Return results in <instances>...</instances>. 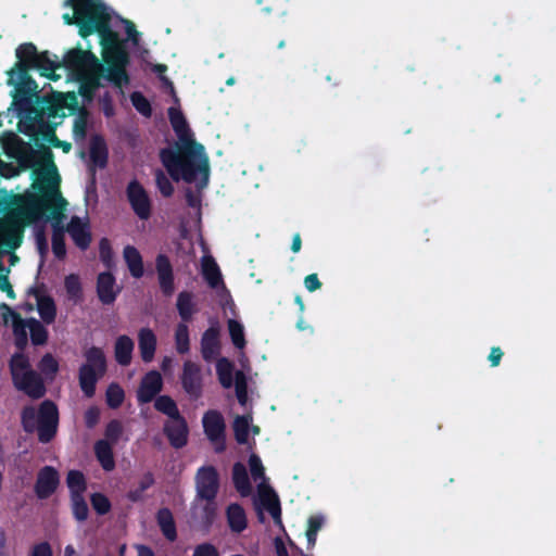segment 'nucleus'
Returning a JSON list of instances; mask_svg holds the SVG:
<instances>
[{
	"label": "nucleus",
	"instance_id": "aec40b11",
	"mask_svg": "<svg viewBox=\"0 0 556 556\" xmlns=\"http://www.w3.org/2000/svg\"><path fill=\"white\" fill-rule=\"evenodd\" d=\"M156 522L160 527L162 534L169 542H174L177 539V529L174 520V516L169 508L163 507L159 509L156 514Z\"/></svg>",
	"mask_w": 556,
	"mask_h": 556
},
{
	"label": "nucleus",
	"instance_id": "a211bd4d",
	"mask_svg": "<svg viewBox=\"0 0 556 556\" xmlns=\"http://www.w3.org/2000/svg\"><path fill=\"white\" fill-rule=\"evenodd\" d=\"M119 288L115 283V278L110 273H102L98 277V294L103 303H112Z\"/></svg>",
	"mask_w": 556,
	"mask_h": 556
},
{
	"label": "nucleus",
	"instance_id": "473e14b6",
	"mask_svg": "<svg viewBox=\"0 0 556 556\" xmlns=\"http://www.w3.org/2000/svg\"><path fill=\"white\" fill-rule=\"evenodd\" d=\"M228 330L233 345L242 350L245 346L243 325L236 319H229Z\"/></svg>",
	"mask_w": 556,
	"mask_h": 556
},
{
	"label": "nucleus",
	"instance_id": "f3484780",
	"mask_svg": "<svg viewBox=\"0 0 556 556\" xmlns=\"http://www.w3.org/2000/svg\"><path fill=\"white\" fill-rule=\"evenodd\" d=\"M156 342V336L150 328L139 330L138 345L141 358L144 363H150L154 358Z\"/></svg>",
	"mask_w": 556,
	"mask_h": 556
},
{
	"label": "nucleus",
	"instance_id": "0e129e2a",
	"mask_svg": "<svg viewBox=\"0 0 556 556\" xmlns=\"http://www.w3.org/2000/svg\"><path fill=\"white\" fill-rule=\"evenodd\" d=\"M172 358L170 357H164V359L162 361V364H161V367L164 371H167L170 366H172Z\"/></svg>",
	"mask_w": 556,
	"mask_h": 556
},
{
	"label": "nucleus",
	"instance_id": "0eeeda50",
	"mask_svg": "<svg viewBox=\"0 0 556 556\" xmlns=\"http://www.w3.org/2000/svg\"><path fill=\"white\" fill-rule=\"evenodd\" d=\"M85 356L86 363L81 366L79 371V383L83 392L87 396H92L96 382L105 372L106 362L102 350L98 348L87 350Z\"/></svg>",
	"mask_w": 556,
	"mask_h": 556
},
{
	"label": "nucleus",
	"instance_id": "c9c22d12",
	"mask_svg": "<svg viewBox=\"0 0 556 556\" xmlns=\"http://www.w3.org/2000/svg\"><path fill=\"white\" fill-rule=\"evenodd\" d=\"M175 343L178 353L185 354L189 351V329L185 323L179 324L176 328Z\"/></svg>",
	"mask_w": 556,
	"mask_h": 556
},
{
	"label": "nucleus",
	"instance_id": "cd10ccee",
	"mask_svg": "<svg viewBox=\"0 0 556 556\" xmlns=\"http://www.w3.org/2000/svg\"><path fill=\"white\" fill-rule=\"evenodd\" d=\"M177 309L184 321L191 319L197 311L194 296L189 292H180L177 298Z\"/></svg>",
	"mask_w": 556,
	"mask_h": 556
},
{
	"label": "nucleus",
	"instance_id": "f03ea898",
	"mask_svg": "<svg viewBox=\"0 0 556 556\" xmlns=\"http://www.w3.org/2000/svg\"><path fill=\"white\" fill-rule=\"evenodd\" d=\"M65 7L64 22L75 24L80 36L98 34L106 64L105 78L119 89L126 87L129 84L127 48L138 49L140 42L135 24L114 13L101 0H67Z\"/></svg>",
	"mask_w": 556,
	"mask_h": 556
},
{
	"label": "nucleus",
	"instance_id": "3c124183",
	"mask_svg": "<svg viewBox=\"0 0 556 556\" xmlns=\"http://www.w3.org/2000/svg\"><path fill=\"white\" fill-rule=\"evenodd\" d=\"M85 483L84 475L79 471L73 470L68 472L67 484L68 486H81Z\"/></svg>",
	"mask_w": 556,
	"mask_h": 556
},
{
	"label": "nucleus",
	"instance_id": "4d7b16f0",
	"mask_svg": "<svg viewBox=\"0 0 556 556\" xmlns=\"http://www.w3.org/2000/svg\"><path fill=\"white\" fill-rule=\"evenodd\" d=\"M274 543L277 556H289L287 547L280 538H276Z\"/></svg>",
	"mask_w": 556,
	"mask_h": 556
},
{
	"label": "nucleus",
	"instance_id": "412c9836",
	"mask_svg": "<svg viewBox=\"0 0 556 556\" xmlns=\"http://www.w3.org/2000/svg\"><path fill=\"white\" fill-rule=\"evenodd\" d=\"M87 489H71V505L74 518L83 522L89 516L88 503L84 496V491Z\"/></svg>",
	"mask_w": 556,
	"mask_h": 556
},
{
	"label": "nucleus",
	"instance_id": "37998d69",
	"mask_svg": "<svg viewBox=\"0 0 556 556\" xmlns=\"http://www.w3.org/2000/svg\"><path fill=\"white\" fill-rule=\"evenodd\" d=\"M123 432V426L117 420H112L105 429V439L111 444H115Z\"/></svg>",
	"mask_w": 556,
	"mask_h": 556
},
{
	"label": "nucleus",
	"instance_id": "7c9ffc66",
	"mask_svg": "<svg viewBox=\"0 0 556 556\" xmlns=\"http://www.w3.org/2000/svg\"><path fill=\"white\" fill-rule=\"evenodd\" d=\"M89 127V115L85 110H78L73 124V135L76 141L85 139Z\"/></svg>",
	"mask_w": 556,
	"mask_h": 556
},
{
	"label": "nucleus",
	"instance_id": "7ed1b4c3",
	"mask_svg": "<svg viewBox=\"0 0 556 556\" xmlns=\"http://www.w3.org/2000/svg\"><path fill=\"white\" fill-rule=\"evenodd\" d=\"M168 86L175 105L168 109V117L174 131L177 135L176 147L164 149L161 152V160L170 175L176 180H184L202 189L207 186L210 179V163L202 144L198 143L189 125L178 108V98L174 87L166 77H162Z\"/></svg>",
	"mask_w": 556,
	"mask_h": 556
},
{
	"label": "nucleus",
	"instance_id": "6e6d98bb",
	"mask_svg": "<svg viewBox=\"0 0 556 556\" xmlns=\"http://www.w3.org/2000/svg\"><path fill=\"white\" fill-rule=\"evenodd\" d=\"M502 356H503V352L501 351L500 348H492L490 355H489V361H490L491 365L493 367L497 366L502 359Z\"/></svg>",
	"mask_w": 556,
	"mask_h": 556
},
{
	"label": "nucleus",
	"instance_id": "39448f33",
	"mask_svg": "<svg viewBox=\"0 0 556 556\" xmlns=\"http://www.w3.org/2000/svg\"><path fill=\"white\" fill-rule=\"evenodd\" d=\"M0 324L12 325L16 345L23 348L27 343V337L34 344H41L47 339V331L36 319H20L5 304L0 305Z\"/></svg>",
	"mask_w": 556,
	"mask_h": 556
},
{
	"label": "nucleus",
	"instance_id": "a878e982",
	"mask_svg": "<svg viewBox=\"0 0 556 556\" xmlns=\"http://www.w3.org/2000/svg\"><path fill=\"white\" fill-rule=\"evenodd\" d=\"M198 495L201 498L206 500V504L203 507V519L206 527H210L216 516V506L214 498L217 495L218 489H197Z\"/></svg>",
	"mask_w": 556,
	"mask_h": 556
},
{
	"label": "nucleus",
	"instance_id": "de8ad7c7",
	"mask_svg": "<svg viewBox=\"0 0 556 556\" xmlns=\"http://www.w3.org/2000/svg\"><path fill=\"white\" fill-rule=\"evenodd\" d=\"M192 556H219V552L212 543H202L194 547Z\"/></svg>",
	"mask_w": 556,
	"mask_h": 556
},
{
	"label": "nucleus",
	"instance_id": "20e7f679",
	"mask_svg": "<svg viewBox=\"0 0 556 556\" xmlns=\"http://www.w3.org/2000/svg\"><path fill=\"white\" fill-rule=\"evenodd\" d=\"M24 428L29 431H38L39 439L42 442H48L58 425V409L51 402H43L39 410L31 407L23 412Z\"/></svg>",
	"mask_w": 556,
	"mask_h": 556
},
{
	"label": "nucleus",
	"instance_id": "e2e57ef3",
	"mask_svg": "<svg viewBox=\"0 0 556 556\" xmlns=\"http://www.w3.org/2000/svg\"><path fill=\"white\" fill-rule=\"evenodd\" d=\"M305 534H306L308 547H313L316 544L317 534L311 533L309 531H306Z\"/></svg>",
	"mask_w": 556,
	"mask_h": 556
},
{
	"label": "nucleus",
	"instance_id": "ea45409f",
	"mask_svg": "<svg viewBox=\"0 0 556 556\" xmlns=\"http://www.w3.org/2000/svg\"><path fill=\"white\" fill-rule=\"evenodd\" d=\"M125 397L124 390L117 383H111L106 390V403L112 408L122 405Z\"/></svg>",
	"mask_w": 556,
	"mask_h": 556
},
{
	"label": "nucleus",
	"instance_id": "f257e3e1",
	"mask_svg": "<svg viewBox=\"0 0 556 556\" xmlns=\"http://www.w3.org/2000/svg\"><path fill=\"white\" fill-rule=\"evenodd\" d=\"M15 55L16 64L7 72V84L13 88L11 90L12 104L5 112L10 121L20 112L34 111L30 109V99L27 96L37 97L39 87L29 75L30 70H35L42 77L54 81L61 78L58 71H65L70 79L78 83L79 94L87 101L92 99L94 91L100 87L103 65L90 51L72 49L61 61L48 51L38 52L34 45L24 43L16 49Z\"/></svg>",
	"mask_w": 556,
	"mask_h": 556
},
{
	"label": "nucleus",
	"instance_id": "4be33fe9",
	"mask_svg": "<svg viewBox=\"0 0 556 556\" xmlns=\"http://www.w3.org/2000/svg\"><path fill=\"white\" fill-rule=\"evenodd\" d=\"M123 257L131 276L135 278H140L143 275L144 269L142 257L139 251L132 245H127L124 248Z\"/></svg>",
	"mask_w": 556,
	"mask_h": 556
},
{
	"label": "nucleus",
	"instance_id": "5fc2aeb1",
	"mask_svg": "<svg viewBox=\"0 0 556 556\" xmlns=\"http://www.w3.org/2000/svg\"><path fill=\"white\" fill-rule=\"evenodd\" d=\"M100 416V412L97 407L89 408L85 414V420L88 427H92L97 424Z\"/></svg>",
	"mask_w": 556,
	"mask_h": 556
},
{
	"label": "nucleus",
	"instance_id": "ddd939ff",
	"mask_svg": "<svg viewBox=\"0 0 556 556\" xmlns=\"http://www.w3.org/2000/svg\"><path fill=\"white\" fill-rule=\"evenodd\" d=\"M202 422L208 439L222 445L225 433V421L222 414L216 410H208L204 414Z\"/></svg>",
	"mask_w": 556,
	"mask_h": 556
},
{
	"label": "nucleus",
	"instance_id": "f8f14e48",
	"mask_svg": "<svg viewBox=\"0 0 556 556\" xmlns=\"http://www.w3.org/2000/svg\"><path fill=\"white\" fill-rule=\"evenodd\" d=\"M74 243L80 249H87L91 242V232L89 228V219L87 216L72 217L66 227Z\"/></svg>",
	"mask_w": 556,
	"mask_h": 556
},
{
	"label": "nucleus",
	"instance_id": "6ab92c4d",
	"mask_svg": "<svg viewBox=\"0 0 556 556\" xmlns=\"http://www.w3.org/2000/svg\"><path fill=\"white\" fill-rule=\"evenodd\" d=\"M156 270L159 276V282L162 291L165 294L170 295L174 292V280H173V273H172V266L169 264V261L163 256L160 255L156 260Z\"/></svg>",
	"mask_w": 556,
	"mask_h": 556
},
{
	"label": "nucleus",
	"instance_id": "9d476101",
	"mask_svg": "<svg viewBox=\"0 0 556 556\" xmlns=\"http://www.w3.org/2000/svg\"><path fill=\"white\" fill-rule=\"evenodd\" d=\"M181 386L191 399H199L202 394L201 368L193 362L187 361L184 364L181 374Z\"/></svg>",
	"mask_w": 556,
	"mask_h": 556
},
{
	"label": "nucleus",
	"instance_id": "423d86ee",
	"mask_svg": "<svg viewBox=\"0 0 556 556\" xmlns=\"http://www.w3.org/2000/svg\"><path fill=\"white\" fill-rule=\"evenodd\" d=\"M11 374L14 386L31 397H40L45 394V386L40 377L29 365V361L23 354H15L11 359Z\"/></svg>",
	"mask_w": 556,
	"mask_h": 556
},
{
	"label": "nucleus",
	"instance_id": "338daca9",
	"mask_svg": "<svg viewBox=\"0 0 556 556\" xmlns=\"http://www.w3.org/2000/svg\"><path fill=\"white\" fill-rule=\"evenodd\" d=\"M144 490H146V489H143V488L136 489L134 492H130L129 497H130L131 500H134V501H135V500H137V498H138L139 493H140L141 491H144Z\"/></svg>",
	"mask_w": 556,
	"mask_h": 556
},
{
	"label": "nucleus",
	"instance_id": "9b49d317",
	"mask_svg": "<svg viewBox=\"0 0 556 556\" xmlns=\"http://www.w3.org/2000/svg\"><path fill=\"white\" fill-rule=\"evenodd\" d=\"M232 430L239 444L251 445L260 433V428L253 424L251 414L235 415Z\"/></svg>",
	"mask_w": 556,
	"mask_h": 556
},
{
	"label": "nucleus",
	"instance_id": "dca6fc26",
	"mask_svg": "<svg viewBox=\"0 0 556 556\" xmlns=\"http://www.w3.org/2000/svg\"><path fill=\"white\" fill-rule=\"evenodd\" d=\"M165 431L174 446L180 447L186 444L188 429L185 419L180 415L168 420Z\"/></svg>",
	"mask_w": 556,
	"mask_h": 556
},
{
	"label": "nucleus",
	"instance_id": "13d9d810",
	"mask_svg": "<svg viewBox=\"0 0 556 556\" xmlns=\"http://www.w3.org/2000/svg\"><path fill=\"white\" fill-rule=\"evenodd\" d=\"M136 549L137 556H155L153 549L147 545L138 544L136 545Z\"/></svg>",
	"mask_w": 556,
	"mask_h": 556
},
{
	"label": "nucleus",
	"instance_id": "c85d7f7f",
	"mask_svg": "<svg viewBox=\"0 0 556 556\" xmlns=\"http://www.w3.org/2000/svg\"><path fill=\"white\" fill-rule=\"evenodd\" d=\"M111 444L106 440H100L94 446L96 455L98 460L101 463L105 470H110L114 467V458Z\"/></svg>",
	"mask_w": 556,
	"mask_h": 556
},
{
	"label": "nucleus",
	"instance_id": "5701e85b",
	"mask_svg": "<svg viewBox=\"0 0 556 556\" xmlns=\"http://www.w3.org/2000/svg\"><path fill=\"white\" fill-rule=\"evenodd\" d=\"M227 520L231 531L240 533L247 526V515L243 507L237 503L230 504L227 508Z\"/></svg>",
	"mask_w": 556,
	"mask_h": 556
},
{
	"label": "nucleus",
	"instance_id": "58836bf2",
	"mask_svg": "<svg viewBox=\"0 0 556 556\" xmlns=\"http://www.w3.org/2000/svg\"><path fill=\"white\" fill-rule=\"evenodd\" d=\"M90 502L93 510L100 516L106 515L112 508L110 500L102 493L91 494Z\"/></svg>",
	"mask_w": 556,
	"mask_h": 556
},
{
	"label": "nucleus",
	"instance_id": "8fccbe9b",
	"mask_svg": "<svg viewBox=\"0 0 556 556\" xmlns=\"http://www.w3.org/2000/svg\"><path fill=\"white\" fill-rule=\"evenodd\" d=\"M29 556H53V551L50 543L43 541L31 547Z\"/></svg>",
	"mask_w": 556,
	"mask_h": 556
},
{
	"label": "nucleus",
	"instance_id": "a18cd8bd",
	"mask_svg": "<svg viewBox=\"0 0 556 556\" xmlns=\"http://www.w3.org/2000/svg\"><path fill=\"white\" fill-rule=\"evenodd\" d=\"M39 368L42 374L53 376L58 371L59 365L52 355L47 354L42 357Z\"/></svg>",
	"mask_w": 556,
	"mask_h": 556
},
{
	"label": "nucleus",
	"instance_id": "c03bdc74",
	"mask_svg": "<svg viewBox=\"0 0 556 556\" xmlns=\"http://www.w3.org/2000/svg\"><path fill=\"white\" fill-rule=\"evenodd\" d=\"M131 102L136 110L144 116H149L151 114V106L149 101L139 92H134L131 94Z\"/></svg>",
	"mask_w": 556,
	"mask_h": 556
},
{
	"label": "nucleus",
	"instance_id": "09e8293b",
	"mask_svg": "<svg viewBox=\"0 0 556 556\" xmlns=\"http://www.w3.org/2000/svg\"><path fill=\"white\" fill-rule=\"evenodd\" d=\"M235 486H245L248 479L247 469L242 464H236L232 470Z\"/></svg>",
	"mask_w": 556,
	"mask_h": 556
},
{
	"label": "nucleus",
	"instance_id": "4c0bfd02",
	"mask_svg": "<svg viewBox=\"0 0 556 556\" xmlns=\"http://www.w3.org/2000/svg\"><path fill=\"white\" fill-rule=\"evenodd\" d=\"M59 482V475L52 467H45L38 473L37 486H56Z\"/></svg>",
	"mask_w": 556,
	"mask_h": 556
},
{
	"label": "nucleus",
	"instance_id": "1a4fd4ad",
	"mask_svg": "<svg viewBox=\"0 0 556 556\" xmlns=\"http://www.w3.org/2000/svg\"><path fill=\"white\" fill-rule=\"evenodd\" d=\"M127 199L135 212L140 219H148L151 216V200L143 188L137 180L129 182L127 187Z\"/></svg>",
	"mask_w": 556,
	"mask_h": 556
},
{
	"label": "nucleus",
	"instance_id": "4468645a",
	"mask_svg": "<svg viewBox=\"0 0 556 556\" xmlns=\"http://www.w3.org/2000/svg\"><path fill=\"white\" fill-rule=\"evenodd\" d=\"M163 379L160 372L152 370L148 372L138 389V401L141 403L150 402L161 390Z\"/></svg>",
	"mask_w": 556,
	"mask_h": 556
},
{
	"label": "nucleus",
	"instance_id": "72a5a7b5",
	"mask_svg": "<svg viewBox=\"0 0 556 556\" xmlns=\"http://www.w3.org/2000/svg\"><path fill=\"white\" fill-rule=\"evenodd\" d=\"M197 486H215L218 483V475L213 467H202L197 477Z\"/></svg>",
	"mask_w": 556,
	"mask_h": 556
},
{
	"label": "nucleus",
	"instance_id": "6e6552de",
	"mask_svg": "<svg viewBox=\"0 0 556 556\" xmlns=\"http://www.w3.org/2000/svg\"><path fill=\"white\" fill-rule=\"evenodd\" d=\"M201 269L204 279L208 286L214 289L220 303H227L230 299L229 292L223 282L222 274L216 262L210 255H205L201 261Z\"/></svg>",
	"mask_w": 556,
	"mask_h": 556
},
{
	"label": "nucleus",
	"instance_id": "680f3d73",
	"mask_svg": "<svg viewBox=\"0 0 556 556\" xmlns=\"http://www.w3.org/2000/svg\"><path fill=\"white\" fill-rule=\"evenodd\" d=\"M103 112L106 116H111L113 114V106L106 98L103 100Z\"/></svg>",
	"mask_w": 556,
	"mask_h": 556
},
{
	"label": "nucleus",
	"instance_id": "b1692460",
	"mask_svg": "<svg viewBox=\"0 0 556 556\" xmlns=\"http://www.w3.org/2000/svg\"><path fill=\"white\" fill-rule=\"evenodd\" d=\"M219 352L218 330L207 329L202 338V355L206 361L213 359Z\"/></svg>",
	"mask_w": 556,
	"mask_h": 556
},
{
	"label": "nucleus",
	"instance_id": "864d4df0",
	"mask_svg": "<svg viewBox=\"0 0 556 556\" xmlns=\"http://www.w3.org/2000/svg\"><path fill=\"white\" fill-rule=\"evenodd\" d=\"M324 523V519L320 516H313L308 519V527L306 531H309L311 533H318V531L321 529Z\"/></svg>",
	"mask_w": 556,
	"mask_h": 556
},
{
	"label": "nucleus",
	"instance_id": "bb28decb",
	"mask_svg": "<svg viewBox=\"0 0 556 556\" xmlns=\"http://www.w3.org/2000/svg\"><path fill=\"white\" fill-rule=\"evenodd\" d=\"M134 342L127 336H121L115 342V358L121 365H128L131 361Z\"/></svg>",
	"mask_w": 556,
	"mask_h": 556
},
{
	"label": "nucleus",
	"instance_id": "c756f323",
	"mask_svg": "<svg viewBox=\"0 0 556 556\" xmlns=\"http://www.w3.org/2000/svg\"><path fill=\"white\" fill-rule=\"evenodd\" d=\"M233 367L232 364L227 358H219L216 364V372L218 376V380L220 384L229 389L233 386Z\"/></svg>",
	"mask_w": 556,
	"mask_h": 556
},
{
	"label": "nucleus",
	"instance_id": "f704fd0d",
	"mask_svg": "<svg viewBox=\"0 0 556 556\" xmlns=\"http://www.w3.org/2000/svg\"><path fill=\"white\" fill-rule=\"evenodd\" d=\"M90 156L97 166H104L106 162V149L101 138H93L90 147Z\"/></svg>",
	"mask_w": 556,
	"mask_h": 556
},
{
	"label": "nucleus",
	"instance_id": "79ce46f5",
	"mask_svg": "<svg viewBox=\"0 0 556 556\" xmlns=\"http://www.w3.org/2000/svg\"><path fill=\"white\" fill-rule=\"evenodd\" d=\"M155 181H156L159 191L164 197H170L173 194V192H174L173 184L170 182L168 177L163 172L157 170L155 173Z\"/></svg>",
	"mask_w": 556,
	"mask_h": 556
},
{
	"label": "nucleus",
	"instance_id": "2f4dec72",
	"mask_svg": "<svg viewBox=\"0 0 556 556\" xmlns=\"http://www.w3.org/2000/svg\"><path fill=\"white\" fill-rule=\"evenodd\" d=\"M249 465L252 480L255 486H267V480L264 475V468L262 466L261 459L255 455H251L249 459Z\"/></svg>",
	"mask_w": 556,
	"mask_h": 556
},
{
	"label": "nucleus",
	"instance_id": "e433bc0d",
	"mask_svg": "<svg viewBox=\"0 0 556 556\" xmlns=\"http://www.w3.org/2000/svg\"><path fill=\"white\" fill-rule=\"evenodd\" d=\"M155 408L163 414L167 415L168 418H174L176 416H179L178 408L176 406V403L167 395L159 396L155 400Z\"/></svg>",
	"mask_w": 556,
	"mask_h": 556
},
{
	"label": "nucleus",
	"instance_id": "603ef678",
	"mask_svg": "<svg viewBox=\"0 0 556 556\" xmlns=\"http://www.w3.org/2000/svg\"><path fill=\"white\" fill-rule=\"evenodd\" d=\"M304 285L309 292L318 290L321 286L316 274L306 276L304 279Z\"/></svg>",
	"mask_w": 556,
	"mask_h": 556
},
{
	"label": "nucleus",
	"instance_id": "69168bd1",
	"mask_svg": "<svg viewBox=\"0 0 556 556\" xmlns=\"http://www.w3.org/2000/svg\"><path fill=\"white\" fill-rule=\"evenodd\" d=\"M76 552L72 545H67L64 551V556H75Z\"/></svg>",
	"mask_w": 556,
	"mask_h": 556
},
{
	"label": "nucleus",
	"instance_id": "bf43d9fd",
	"mask_svg": "<svg viewBox=\"0 0 556 556\" xmlns=\"http://www.w3.org/2000/svg\"><path fill=\"white\" fill-rule=\"evenodd\" d=\"M56 489H35L38 498L46 500L50 497Z\"/></svg>",
	"mask_w": 556,
	"mask_h": 556
},
{
	"label": "nucleus",
	"instance_id": "a19ab883",
	"mask_svg": "<svg viewBox=\"0 0 556 556\" xmlns=\"http://www.w3.org/2000/svg\"><path fill=\"white\" fill-rule=\"evenodd\" d=\"M235 387H236V395L239 403L242 406H247L248 404V392H247V381L244 374L241 371H237L235 376Z\"/></svg>",
	"mask_w": 556,
	"mask_h": 556
},
{
	"label": "nucleus",
	"instance_id": "393cba45",
	"mask_svg": "<svg viewBox=\"0 0 556 556\" xmlns=\"http://www.w3.org/2000/svg\"><path fill=\"white\" fill-rule=\"evenodd\" d=\"M29 298L35 300L41 318L47 323H51L55 317V305L52 299L37 291L33 292Z\"/></svg>",
	"mask_w": 556,
	"mask_h": 556
},
{
	"label": "nucleus",
	"instance_id": "2eb2a0df",
	"mask_svg": "<svg viewBox=\"0 0 556 556\" xmlns=\"http://www.w3.org/2000/svg\"><path fill=\"white\" fill-rule=\"evenodd\" d=\"M258 491V506L273 517L278 526H282L280 501L275 489H256Z\"/></svg>",
	"mask_w": 556,
	"mask_h": 556
},
{
	"label": "nucleus",
	"instance_id": "052dcab7",
	"mask_svg": "<svg viewBox=\"0 0 556 556\" xmlns=\"http://www.w3.org/2000/svg\"><path fill=\"white\" fill-rule=\"evenodd\" d=\"M301 247H302V240H301V237L299 233H295L292 238V244H291V250L294 252V253H298L300 252L301 250Z\"/></svg>",
	"mask_w": 556,
	"mask_h": 556
},
{
	"label": "nucleus",
	"instance_id": "774afa93",
	"mask_svg": "<svg viewBox=\"0 0 556 556\" xmlns=\"http://www.w3.org/2000/svg\"><path fill=\"white\" fill-rule=\"evenodd\" d=\"M296 327H298V329H300V330H306V329H308V328H309V326H308V325H306V323H305L303 319H300V320L298 321Z\"/></svg>",
	"mask_w": 556,
	"mask_h": 556
},
{
	"label": "nucleus",
	"instance_id": "49530a36",
	"mask_svg": "<svg viewBox=\"0 0 556 556\" xmlns=\"http://www.w3.org/2000/svg\"><path fill=\"white\" fill-rule=\"evenodd\" d=\"M65 288L67 294L72 299H77L80 293V281L79 278L75 275H70L65 278Z\"/></svg>",
	"mask_w": 556,
	"mask_h": 556
}]
</instances>
